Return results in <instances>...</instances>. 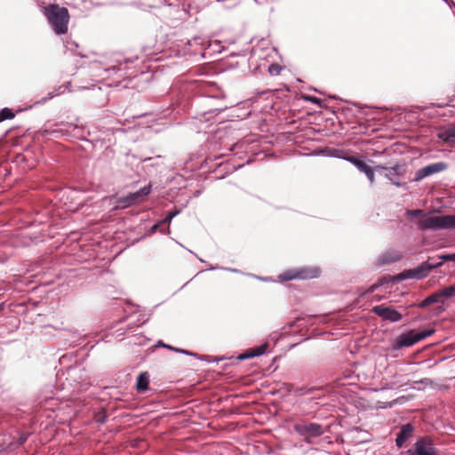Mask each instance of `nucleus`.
<instances>
[{
  "instance_id": "f257e3e1",
  "label": "nucleus",
  "mask_w": 455,
  "mask_h": 455,
  "mask_svg": "<svg viewBox=\"0 0 455 455\" xmlns=\"http://www.w3.org/2000/svg\"><path fill=\"white\" fill-rule=\"evenodd\" d=\"M44 13L56 35H64L68 32L69 13L67 8L50 4L44 8Z\"/></svg>"
},
{
  "instance_id": "f03ea898",
  "label": "nucleus",
  "mask_w": 455,
  "mask_h": 455,
  "mask_svg": "<svg viewBox=\"0 0 455 455\" xmlns=\"http://www.w3.org/2000/svg\"><path fill=\"white\" fill-rule=\"evenodd\" d=\"M293 430L307 444H313L315 439L322 436L325 432L323 425L310 421H300L294 424Z\"/></svg>"
},
{
  "instance_id": "7ed1b4c3",
  "label": "nucleus",
  "mask_w": 455,
  "mask_h": 455,
  "mask_svg": "<svg viewBox=\"0 0 455 455\" xmlns=\"http://www.w3.org/2000/svg\"><path fill=\"white\" fill-rule=\"evenodd\" d=\"M435 332L434 329L424 330L417 332L414 330H410L407 332L398 335L394 342V348L400 349L402 347H408L413 346L417 342L431 336Z\"/></svg>"
},
{
  "instance_id": "20e7f679",
  "label": "nucleus",
  "mask_w": 455,
  "mask_h": 455,
  "mask_svg": "<svg viewBox=\"0 0 455 455\" xmlns=\"http://www.w3.org/2000/svg\"><path fill=\"white\" fill-rule=\"evenodd\" d=\"M408 455H437L438 450L435 447L431 436L424 435L419 437L412 448L407 451Z\"/></svg>"
},
{
  "instance_id": "39448f33",
  "label": "nucleus",
  "mask_w": 455,
  "mask_h": 455,
  "mask_svg": "<svg viewBox=\"0 0 455 455\" xmlns=\"http://www.w3.org/2000/svg\"><path fill=\"white\" fill-rule=\"evenodd\" d=\"M320 270L317 267H303L297 269L288 270L281 275L278 278L280 281H291L293 279H311L319 275Z\"/></svg>"
},
{
  "instance_id": "423d86ee",
  "label": "nucleus",
  "mask_w": 455,
  "mask_h": 455,
  "mask_svg": "<svg viewBox=\"0 0 455 455\" xmlns=\"http://www.w3.org/2000/svg\"><path fill=\"white\" fill-rule=\"evenodd\" d=\"M433 269L435 266H430L429 260H427L413 269L404 270L401 274V279H422Z\"/></svg>"
},
{
  "instance_id": "0eeeda50",
  "label": "nucleus",
  "mask_w": 455,
  "mask_h": 455,
  "mask_svg": "<svg viewBox=\"0 0 455 455\" xmlns=\"http://www.w3.org/2000/svg\"><path fill=\"white\" fill-rule=\"evenodd\" d=\"M372 312L384 321L397 323L402 320V314L390 307L378 305L372 307Z\"/></svg>"
},
{
  "instance_id": "6e6552de",
  "label": "nucleus",
  "mask_w": 455,
  "mask_h": 455,
  "mask_svg": "<svg viewBox=\"0 0 455 455\" xmlns=\"http://www.w3.org/2000/svg\"><path fill=\"white\" fill-rule=\"evenodd\" d=\"M447 167L448 165L444 162H436L424 166L416 172L414 181L418 182L428 176L443 172Z\"/></svg>"
},
{
  "instance_id": "1a4fd4ad",
  "label": "nucleus",
  "mask_w": 455,
  "mask_h": 455,
  "mask_svg": "<svg viewBox=\"0 0 455 455\" xmlns=\"http://www.w3.org/2000/svg\"><path fill=\"white\" fill-rule=\"evenodd\" d=\"M418 228L420 230H439L444 229V215L426 216L418 221Z\"/></svg>"
},
{
  "instance_id": "9d476101",
  "label": "nucleus",
  "mask_w": 455,
  "mask_h": 455,
  "mask_svg": "<svg viewBox=\"0 0 455 455\" xmlns=\"http://www.w3.org/2000/svg\"><path fill=\"white\" fill-rule=\"evenodd\" d=\"M405 169L401 164H395L387 169L385 177L395 187H402L403 183L401 182V179L403 177Z\"/></svg>"
},
{
  "instance_id": "9b49d317",
  "label": "nucleus",
  "mask_w": 455,
  "mask_h": 455,
  "mask_svg": "<svg viewBox=\"0 0 455 455\" xmlns=\"http://www.w3.org/2000/svg\"><path fill=\"white\" fill-rule=\"evenodd\" d=\"M331 156H335L338 158L344 159L349 163H351L353 165H355L360 172H363V170H365L369 165L361 158L355 156H347L343 153V151L339 149H333V153L331 155Z\"/></svg>"
},
{
  "instance_id": "f8f14e48",
  "label": "nucleus",
  "mask_w": 455,
  "mask_h": 455,
  "mask_svg": "<svg viewBox=\"0 0 455 455\" xmlns=\"http://www.w3.org/2000/svg\"><path fill=\"white\" fill-rule=\"evenodd\" d=\"M414 432V426L411 423H407L401 426L399 433L396 435L395 445L402 448L404 443L412 436Z\"/></svg>"
},
{
  "instance_id": "ddd939ff",
  "label": "nucleus",
  "mask_w": 455,
  "mask_h": 455,
  "mask_svg": "<svg viewBox=\"0 0 455 455\" xmlns=\"http://www.w3.org/2000/svg\"><path fill=\"white\" fill-rule=\"evenodd\" d=\"M403 258V253L395 250H388L383 252L377 260L378 266H384L400 260Z\"/></svg>"
},
{
  "instance_id": "4468645a",
  "label": "nucleus",
  "mask_w": 455,
  "mask_h": 455,
  "mask_svg": "<svg viewBox=\"0 0 455 455\" xmlns=\"http://www.w3.org/2000/svg\"><path fill=\"white\" fill-rule=\"evenodd\" d=\"M151 192V185L148 184L140 190L130 193V198L132 199L133 204L140 203Z\"/></svg>"
},
{
  "instance_id": "2eb2a0df",
  "label": "nucleus",
  "mask_w": 455,
  "mask_h": 455,
  "mask_svg": "<svg viewBox=\"0 0 455 455\" xmlns=\"http://www.w3.org/2000/svg\"><path fill=\"white\" fill-rule=\"evenodd\" d=\"M70 85H71V83L70 82H67L66 84L58 86L52 92H50L48 93L47 97H45V98L42 99L41 100H39L38 103H44L48 100H52L55 96L62 94L65 91H70V89H69Z\"/></svg>"
},
{
  "instance_id": "dca6fc26",
  "label": "nucleus",
  "mask_w": 455,
  "mask_h": 455,
  "mask_svg": "<svg viewBox=\"0 0 455 455\" xmlns=\"http://www.w3.org/2000/svg\"><path fill=\"white\" fill-rule=\"evenodd\" d=\"M149 375L148 372H141L137 378L136 387L139 391H145L148 388Z\"/></svg>"
},
{
  "instance_id": "f3484780",
  "label": "nucleus",
  "mask_w": 455,
  "mask_h": 455,
  "mask_svg": "<svg viewBox=\"0 0 455 455\" xmlns=\"http://www.w3.org/2000/svg\"><path fill=\"white\" fill-rule=\"evenodd\" d=\"M439 137L446 141L455 140V125L448 126L439 134Z\"/></svg>"
},
{
  "instance_id": "a211bd4d",
  "label": "nucleus",
  "mask_w": 455,
  "mask_h": 455,
  "mask_svg": "<svg viewBox=\"0 0 455 455\" xmlns=\"http://www.w3.org/2000/svg\"><path fill=\"white\" fill-rule=\"evenodd\" d=\"M440 296L438 294V291L436 292L432 293L425 299H423L418 306L419 307H426L433 303H436L439 301Z\"/></svg>"
},
{
  "instance_id": "6ab92c4d",
  "label": "nucleus",
  "mask_w": 455,
  "mask_h": 455,
  "mask_svg": "<svg viewBox=\"0 0 455 455\" xmlns=\"http://www.w3.org/2000/svg\"><path fill=\"white\" fill-rule=\"evenodd\" d=\"M132 204H133V203H132V199L130 198V195L129 194L127 196H125L119 197L116 200V207L117 208L124 209V208H127V207H129V206H131Z\"/></svg>"
},
{
  "instance_id": "aec40b11",
  "label": "nucleus",
  "mask_w": 455,
  "mask_h": 455,
  "mask_svg": "<svg viewBox=\"0 0 455 455\" xmlns=\"http://www.w3.org/2000/svg\"><path fill=\"white\" fill-rule=\"evenodd\" d=\"M438 294L441 297L451 298L455 296V285L444 287L438 291Z\"/></svg>"
},
{
  "instance_id": "412c9836",
  "label": "nucleus",
  "mask_w": 455,
  "mask_h": 455,
  "mask_svg": "<svg viewBox=\"0 0 455 455\" xmlns=\"http://www.w3.org/2000/svg\"><path fill=\"white\" fill-rule=\"evenodd\" d=\"M267 347H268V344L264 343L260 346L251 348L250 351H251V356L255 357V356H259V355H264L266 353V350Z\"/></svg>"
},
{
  "instance_id": "4be33fe9",
  "label": "nucleus",
  "mask_w": 455,
  "mask_h": 455,
  "mask_svg": "<svg viewBox=\"0 0 455 455\" xmlns=\"http://www.w3.org/2000/svg\"><path fill=\"white\" fill-rule=\"evenodd\" d=\"M455 228V214L444 215V229Z\"/></svg>"
},
{
  "instance_id": "5701e85b",
  "label": "nucleus",
  "mask_w": 455,
  "mask_h": 455,
  "mask_svg": "<svg viewBox=\"0 0 455 455\" xmlns=\"http://www.w3.org/2000/svg\"><path fill=\"white\" fill-rule=\"evenodd\" d=\"M13 117L14 113L7 108H4L0 111V123L7 119H12Z\"/></svg>"
},
{
  "instance_id": "b1692460",
  "label": "nucleus",
  "mask_w": 455,
  "mask_h": 455,
  "mask_svg": "<svg viewBox=\"0 0 455 455\" xmlns=\"http://www.w3.org/2000/svg\"><path fill=\"white\" fill-rule=\"evenodd\" d=\"M205 44H206V42L204 41V39L200 36H195L191 40L188 41V44L190 46L201 45L204 47Z\"/></svg>"
},
{
  "instance_id": "393cba45",
  "label": "nucleus",
  "mask_w": 455,
  "mask_h": 455,
  "mask_svg": "<svg viewBox=\"0 0 455 455\" xmlns=\"http://www.w3.org/2000/svg\"><path fill=\"white\" fill-rule=\"evenodd\" d=\"M363 173L366 175L370 183L372 184L374 182V170L371 166H368L363 170Z\"/></svg>"
},
{
  "instance_id": "a878e982",
  "label": "nucleus",
  "mask_w": 455,
  "mask_h": 455,
  "mask_svg": "<svg viewBox=\"0 0 455 455\" xmlns=\"http://www.w3.org/2000/svg\"><path fill=\"white\" fill-rule=\"evenodd\" d=\"M282 68L278 64H271L268 67V72L272 76H277L280 74Z\"/></svg>"
},
{
  "instance_id": "bb28decb",
  "label": "nucleus",
  "mask_w": 455,
  "mask_h": 455,
  "mask_svg": "<svg viewBox=\"0 0 455 455\" xmlns=\"http://www.w3.org/2000/svg\"><path fill=\"white\" fill-rule=\"evenodd\" d=\"M438 259H442L443 263L444 261H455V252L440 255L438 256Z\"/></svg>"
},
{
  "instance_id": "cd10ccee",
  "label": "nucleus",
  "mask_w": 455,
  "mask_h": 455,
  "mask_svg": "<svg viewBox=\"0 0 455 455\" xmlns=\"http://www.w3.org/2000/svg\"><path fill=\"white\" fill-rule=\"evenodd\" d=\"M180 212V211H175V212H169L166 217L160 222L161 224H164V223H170L172 221V220L176 216L178 215Z\"/></svg>"
},
{
  "instance_id": "c85d7f7f",
  "label": "nucleus",
  "mask_w": 455,
  "mask_h": 455,
  "mask_svg": "<svg viewBox=\"0 0 455 455\" xmlns=\"http://www.w3.org/2000/svg\"><path fill=\"white\" fill-rule=\"evenodd\" d=\"M427 260H429L430 266H435V268L439 267L443 265L442 259H438V258L436 259L435 258H429Z\"/></svg>"
},
{
  "instance_id": "c756f323",
  "label": "nucleus",
  "mask_w": 455,
  "mask_h": 455,
  "mask_svg": "<svg viewBox=\"0 0 455 455\" xmlns=\"http://www.w3.org/2000/svg\"><path fill=\"white\" fill-rule=\"evenodd\" d=\"M315 390L314 389H311V388H299L296 391V394L298 395H307V394H311L313 393Z\"/></svg>"
},
{
  "instance_id": "7c9ffc66",
  "label": "nucleus",
  "mask_w": 455,
  "mask_h": 455,
  "mask_svg": "<svg viewBox=\"0 0 455 455\" xmlns=\"http://www.w3.org/2000/svg\"><path fill=\"white\" fill-rule=\"evenodd\" d=\"M408 214L411 217H418V216L424 215V212L422 210H412V211H409Z\"/></svg>"
},
{
  "instance_id": "2f4dec72",
  "label": "nucleus",
  "mask_w": 455,
  "mask_h": 455,
  "mask_svg": "<svg viewBox=\"0 0 455 455\" xmlns=\"http://www.w3.org/2000/svg\"><path fill=\"white\" fill-rule=\"evenodd\" d=\"M175 351L178 352V353L186 355L196 356V353L190 352L188 350H185V349H181V348H176Z\"/></svg>"
},
{
  "instance_id": "473e14b6",
  "label": "nucleus",
  "mask_w": 455,
  "mask_h": 455,
  "mask_svg": "<svg viewBox=\"0 0 455 455\" xmlns=\"http://www.w3.org/2000/svg\"><path fill=\"white\" fill-rule=\"evenodd\" d=\"M305 100H307V101L313 102V103H316V104H320V102H321L320 99L314 97V96H307V97H305Z\"/></svg>"
},
{
  "instance_id": "72a5a7b5",
  "label": "nucleus",
  "mask_w": 455,
  "mask_h": 455,
  "mask_svg": "<svg viewBox=\"0 0 455 455\" xmlns=\"http://www.w3.org/2000/svg\"><path fill=\"white\" fill-rule=\"evenodd\" d=\"M248 358H252L251 356V351L248 350L246 351L245 353L243 354H241L239 356H238V359L240 360H244V359H248Z\"/></svg>"
},
{
  "instance_id": "f704fd0d",
  "label": "nucleus",
  "mask_w": 455,
  "mask_h": 455,
  "mask_svg": "<svg viewBox=\"0 0 455 455\" xmlns=\"http://www.w3.org/2000/svg\"><path fill=\"white\" fill-rule=\"evenodd\" d=\"M28 435L23 434L20 435L19 437L18 444L22 445L27 441Z\"/></svg>"
},
{
  "instance_id": "c9c22d12",
  "label": "nucleus",
  "mask_w": 455,
  "mask_h": 455,
  "mask_svg": "<svg viewBox=\"0 0 455 455\" xmlns=\"http://www.w3.org/2000/svg\"><path fill=\"white\" fill-rule=\"evenodd\" d=\"M389 167H386L384 165H377L373 170L374 171H386L387 172V169H388Z\"/></svg>"
},
{
  "instance_id": "e433bc0d",
  "label": "nucleus",
  "mask_w": 455,
  "mask_h": 455,
  "mask_svg": "<svg viewBox=\"0 0 455 455\" xmlns=\"http://www.w3.org/2000/svg\"><path fill=\"white\" fill-rule=\"evenodd\" d=\"M224 269L227 270V271H229V272H233V273H238L239 272V270L236 269V268L225 267Z\"/></svg>"
},
{
  "instance_id": "4c0bfd02",
  "label": "nucleus",
  "mask_w": 455,
  "mask_h": 455,
  "mask_svg": "<svg viewBox=\"0 0 455 455\" xmlns=\"http://www.w3.org/2000/svg\"><path fill=\"white\" fill-rule=\"evenodd\" d=\"M163 347H165V348H168V349H171V350H173L175 351V347L170 346V345H167V344H163Z\"/></svg>"
},
{
  "instance_id": "58836bf2",
  "label": "nucleus",
  "mask_w": 455,
  "mask_h": 455,
  "mask_svg": "<svg viewBox=\"0 0 455 455\" xmlns=\"http://www.w3.org/2000/svg\"><path fill=\"white\" fill-rule=\"evenodd\" d=\"M376 288H377V285L373 284V285H371V286L370 287V289H369V291H369V292H373V291L376 290Z\"/></svg>"
},
{
  "instance_id": "ea45409f",
  "label": "nucleus",
  "mask_w": 455,
  "mask_h": 455,
  "mask_svg": "<svg viewBox=\"0 0 455 455\" xmlns=\"http://www.w3.org/2000/svg\"><path fill=\"white\" fill-rule=\"evenodd\" d=\"M450 7H454L455 8V3L452 1V0H449V4Z\"/></svg>"
},
{
  "instance_id": "a19ab883",
  "label": "nucleus",
  "mask_w": 455,
  "mask_h": 455,
  "mask_svg": "<svg viewBox=\"0 0 455 455\" xmlns=\"http://www.w3.org/2000/svg\"><path fill=\"white\" fill-rule=\"evenodd\" d=\"M450 7H454L455 8V3L452 1V0H449V4Z\"/></svg>"
},
{
  "instance_id": "79ce46f5",
  "label": "nucleus",
  "mask_w": 455,
  "mask_h": 455,
  "mask_svg": "<svg viewBox=\"0 0 455 455\" xmlns=\"http://www.w3.org/2000/svg\"><path fill=\"white\" fill-rule=\"evenodd\" d=\"M158 228V224H156L152 227V231L155 232Z\"/></svg>"
},
{
  "instance_id": "37998d69",
  "label": "nucleus",
  "mask_w": 455,
  "mask_h": 455,
  "mask_svg": "<svg viewBox=\"0 0 455 455\" xmlns=\"http://www.w3.org/2000/svg\"><path fill=\"white\" fill-rule=\"evenodd\" d=\"M218 267H210L211 270H214V269H217Z\"/></svg>"
},
{
  "instance_id": "c03bdc74",
  "label": "nucleus",
  "mask_w": 455,
  "mask_h": 455,
  "mask_svg": "<svg viewBox=\"0 0 455 455\" xmlns=\"http://www.w3.org/2000/svg\"><path fill=\"white\" fill-rule=\"evenodd\" d=\"M163 344H164V343H163L162 341H159V342H158V346L163 347Z\"/></svg>"
},
{
  "instance_id": "a18cd8bd",
  "label": "nucleus",
  "mask_w": 455,
  "mask_h": 455,
  "mask_svg": "<svg viewBox=\"0 0 455 455\" xmlns=\"http://www.w3.org/2000/svg\"><path fill=\"white\" fill-rule=\"evenodd\" d=\"M131 62L130 60H125V63Z\"/></svg>"
},
{
  "instance_id": "49530a36",
  "label": "nucleus",
  "mask_w": 455,
  "mask_h": 455,
  "mask_svg": "<svg viewBox=\"0 0 455 455\" xmlns=\"http://www.w3.org/2000/svg\"><path fill=\"white\" fill-rule=\"evenodd\" d=\"M151 160V158H145L143 161Z\"/></svg>"
},
{
  "instance_id": "de8ad7c7",
  "label": "nucleus",
  "mask_w": 455,
  "mask_h": 455,
  "mask_svg": "<svg viewBox=\"0 0 455 455\" xmlns=\"http://www.w3.org/2000/svg\"><path fill=\"white\" fill-rule=\"evenodd\" d=\"M263 281H267V278H260Z\"/></svg>"
},
{
  "instance_id": "09e8293b",
  "label": "nucleus",
  "mask_w": 455,
  "mask_h": 455,
  "mask_svg": "<svg viewBox=\"0 0 455 455\" xmlns=\"http://www.w3.org/2000/svg\"><path fill=\"white\" fill-rule=\"evenodd\" d=\"M446 4H449V0H443Z\"/></svg>"
}]
</instances>
